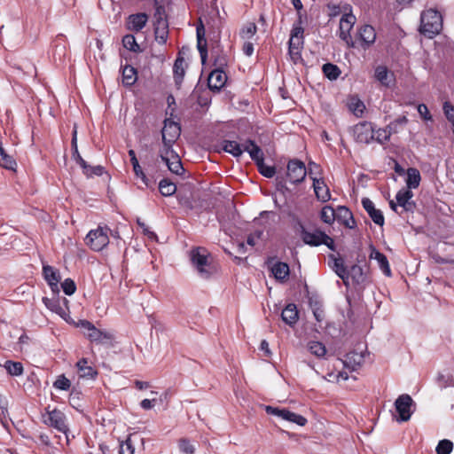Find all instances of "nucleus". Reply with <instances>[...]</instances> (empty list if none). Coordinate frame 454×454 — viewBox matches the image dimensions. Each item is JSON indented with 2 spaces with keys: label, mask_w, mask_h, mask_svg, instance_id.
Listing matches in <instances>:
<instances>
[{
  "label": "nucleus",
  "mask_w": 454,
  "mask_h": 454,
  "mask_svg": "<svg viewBox=\"0 0 454 454\" xmlns=\"http://www.w3.org/2000/svg\"><path fill=\"white\" fill-rule=\"evenodd\" d=\"M4 367L7 371V372L12 376H20L23 373V365L20 362H14L11 360H7Z\"/></svg>",
  "instance_id": "e433bc0d"
},
{
  "label": "nucleus",
  "mask_w": 454,
  "mask_h": 454,
  "mask_svg": "<svg viewBox=\"0 0 454 454\" xmlns=\"http://www.w3.org/2000/svg\"><path fill=\"white\" fill-rule=\"evenodd\" d=\"M395 406L399 415L397 420L400 422H405L411 419L414 411V409L411 410V408L415 407V403L409 395L403 394L395 400Z\"/></svg>",
  "instance_id": "6e6552de"
},
{
  "label": "nucleus",
  "mask_w": 454,
  "mask_h": 454,
  "mask_svg": "<svg viewBox=\"0 0 454 454\" xmlns=\"http://www.w3.org/2000/svg\"><path fill=\"white\" fill-rule=\"evenodd\" d=\"M243 150L247 152L256 165L264 160V153L262 148L252 139H247L243 143Z\"/></svg>",
  "instance_id": "dca6fc26"
},
{
  "label": "nucleus",
  "mask_w": 454,
  "mask_h": 454,
  "mask_svg": "<svg viewBox=\"0 0 454 454\" xmlns=\"http://www.w3.org/2000/svg\"><path fill=\"white\" fill-rule=\"evenodd\" d=\"M308 349L310 351L311 354H313L318 358L324 357L326 354V348L320 341H309L308 343Z\"/></svg>",
  "instance_id": "58836bf2"
},
{
  "label": "nucleus",
  "mask_w": 454,
  "mask_h": 454,
  "mask_svg": "<svg viewBox=\"0 0 454 454\" xmlns=\"http://www.w3.org/2000/svg\"><path fill=\"white\" fill-rule=\"evenodd\" d=\"M392 132L387 129H379L374 130V140L379 144H384L389 140Z\"/></svg>",
  "instance_id": "8fccbe9b"
},
{
  "label": "nucleus",
  "mask_w": 454,
  "mask_h": 454,
  "mask_svg": "<svg viewBox=\"0 0 454 454\" xmlns=\"http://www.w3.org/2000/svg\"><path fill=\"white\" fill-rule=\"evenodd\" d=\"M321 220L328 224H332L335 220V210L331 206H325L320 212Z\"/></svg>",
  "instance_id": "37998d69"
},
{
  "label": "nucleus",
  "mask_w": 454,
  "mask_h": 454,
  "mask_svg": "<svg viewBox=\"0 0 454 454\" xmlns=\"http://www.w3.org/2000/svg\"><path fill=\"white\" fill-rule=\"evenodd\" d=\"M322 70L325 76L332 81L336 80L340 74V68L336 65L332 63L324 64Z\"/></svg>",
  "instance_id": "79ce46f5"
},
{
  "label": "nucleus",
  "mask_w": 454,
  "mask_h": 454,
  "mask_svg": "<svg viewBox=\"0 0 454 454\" xmlns=\"http://www.w3.org/2000/svg\"><path fill=\"white\" fill-rule=\"evenodd\" d=\"M197 48L200 55L202 64L206 63L207 58V40L206 38L197 40Z\"/></svg>",
  "instance_id": "4d7b16f0"
},
{
  "label": "nucleus",
  "mask_w": 454,
  "mask_h": 454,
  "mask_svg": "<svg viewBox=\"0 0 454 454\" xmlns=\"http://www.w3.org/2000/svg\"><path fill=\"white\" fill-rule=\"evenodd\" d=\"M354 137L356 142L369 144L374 140V127L372 122L361 121L354 127Z\"/></svg>",
  "instance_id": "9d476101"
},
{
  "label": "nucleus",
  "mask_w": 454,
  "mask_h": 454,
  "mask_svg": "<svg viewBox=\"0 0 454 454\" xmlns=\"http://www.w3.org/2000/svg\"><path fill=\"white\" fill-rule=\"evenodd\" d=\"M413 197V192L409 189H401L395 195L397 204L402 207L405 211H412L415 203L411 201Z\"/></svg>",
  "instance_id": "412c9836"
},
{
  "label": "nucleus",
  "mask_w": 454,
  "mask_h": 454,
  "mask_svg": "<svg viewBox=\"0 0 454 454\" xmlns=\"http://www.w3.org/2000/svg\"><path fill=\"white\" fill-rule=\"evenodd\" d=\"M133 171L135 173V176L137 177V178H140L141 181L145 184V185L146 187H150L151 186V184H150V181L148 179V177L146 176V175L144 173L142 168L140 165H137L135 167H133Z\"/></svg>",
  "instance_id": "680f3d73"
},
{
  "label": "nucleus",
  "mask_w": 454,
  "mask_h": 454,
  "mask_svg": "<svg viewBox=\"0 0 454 454\" xmlns=\"http://www.w3.org/2000/svg\"><path fill=\"white\" fill-rule=\"evenodd\" d=\"M43 275L50 286L51 289L55 292L59 291V283L60 281V274L58 270L50 265L43 266Z\"/></svg>",
  "instance_id": "f3484780"
},
{
  "label": "nucleus",
  "mask_w": 454,
  "mask_h": 454,
  "mask_svg": "<svg viewBox=\"0 0 454 454\" xmlns=\"http://www.w3.org/2000/svg\"><path fill=\"white\" fill-rule=\"evenodd\" d=\"M180 134L181 126L178 122L170 119H166L164 121V127L161 130V135L165 154H168L170 152L173 153V145L178 139Z\"/></svg>",
  "instance_id": "7ed1b4c3"
},
{
  "label": "nucleus",
  "mask_w": 454,
  "mask_h": 454,
  "mask_svg": "<svg viewBox=\"0 0 454 454\" xmlns=\"http://www.w3.org/2000/svg\"><path fill=\"white\" fill-rule=\"evenodd\" d=\"M287 177L291 184H298L304 181L307 176V168L303 161L292 159L287 163Z\"/></svg>",
  "instance_id": "1a4fd4ad"
},
{
  "label": "nucleus",
  "mask_w": 454,
  "mask_h": 454,
  "mask_svg": "<svg viewBox=\"0 0 454 454\" xmlns=\"http://www.w3.org/2000/svg\"><path fill=\"white\" fill-rule=\"evenodd\" d=\"M304 43V38H290L288 42V51L291 59L294 63L301 59V50Z\"/></svg>",
  "instance_id": "c85d7f7f"
},
{
  "label": "nucleus",
  "mask_w": 454,
  "mask_h": 454,
  "mask_svg": "<svg viewBox=\"0 0 454 454\" xmlns=\"http://www.w3.org/2000/svg\"><path fill=\"white\" fill-rule=\"evenodd\" d=\"M155 38L159 43H165L168 39V22L162 19L158 20V24L154 29Z\"/></svg>",
  "instance_id": "72a5a7b5"
},
{
  "label": "nucleus",
  "mask_w": 454,
  "mask_h": 454,
  "mask_svg": "<svg viewBox=\"0 0 454 454\" xmlns=\"http://www.w3.org/2000/svg\"><path fill=\"white\" fill-rule=\"evenodd\" d=\"M122 45L125 49L132 51V52H140L142 51L141 47L137 44L136 41V37L131 35H126L122 38Z\"/></svg>",
  "instance_id": "4c0bfd02"
},
{
  "label": "nucleus",
  "mask_w": 454,
  "mask_h": 454,
  "mask_svg": "<svg viewBox=\"0 0 454 454\" xmlns=\"http://www.w3.org/2000/svg\"><path fill=\"white\" fill-rule=\"evenodd\" d=\"M286 421L294 423L298 426L303 427L307 424V419L300 414L294 413L293 411L290 412L288 419Z\"/></svg>",
  "instance_id": "052dcab7"
},
{
  "label": "nucleus",
  "mask_w": 454,
  "mask_h": 454,
  "mask_svg": "<svg viewBox=\"0 0 454 454\" xmlns=\"http://www.w3.org/2000/svg\"><path fill=\"white\" fill-rule=\"evenodd\" d=\"M220 146L223 151L231 154L235 158H239L244 153L243 144H239L234 140H223Z\"/></svg>",
  "instance_id": "bb28decb"
},
{
  "label": "nucleus",
  "mask_w": 454,
  "mask_h": 454,
  "mask_svg": "<svg viewBox=\"0 0 454 454\" xmlns=\"http://www.w3.org/2000/svg\"><path fill=\"white\" fill-rule=\"evenodd\" d=\"M408 123V119L406 116H400L398 118H396L395 120H394L393 121H391L388 125H387V129L392 132V133H396L398 131V129L400 126H404Z\"/></svg>",
  "instance_id": "864d4df0"
},
{
  "label": "nucleus",
  "mask_w": 454,
  "mask_h": 454,
  "mask_svg": "<svg viewBox=\"0 0 454 454\" xmlns=\"http://www.w3.org/2000/svg\"><path fill=\"white\" fill-rule=\"evenodd\" d=\"M442 109L446 119L454 126V106L446 101L443 103Z\"/></svg>",
  "instance_id": "13d9d810"
},
{
  "label": "nucleus",
  "mask_w": 454,
  "mask_h": 454,
  "mask_svg": "<svg viewBox=\"0 0 454 454\" xmlns=\"http://www.w3.org/2000/svg\"><path fill=\"white\" fill-rule=\"evenodd\" d=\"M0 166L10 170H14L17 166L15 160L5 152L2 145H0Z\"/></svg>",
  "instance_id": "f704fd0d"
},
{
  "label": "nucleus",
  "mask_w": 454,
  "mask_h": 454,
  "mask_svg": "<svg viewBox=\"0 0 454 454\" xmlns=\"http://www.w3.org/2000/svg\"><path fill=\"white\" fill-rule=\"evenodd\" d=\"M71 145H72L74 160L80 165V167L82 168H87V162L82 159V157L80 155V153L78 152L76 130H74V132H73Z\"/></svg>",
  "instance_id": "a19ab883"
},
{
  "label": "nucleus",
  "mask_w": 454,
  "mask_h": 454,
  "mask_svg": "<svg viewBox=\"0 0 454 454\" xmlns=\"http://www.w3.org/2000/svg\"><path fill=\"white\" fill-rule=\"evenodd\" d=\"M257 27L255 23L249 22L246 24L240 30V36L243 39H251L256 33Z\"/></svg>",
  "instance_id": "de8ad7c7"
},
{
  "label": "nucleus",
  "mask_w": 454,
  "mask_h": 454,
  "mask_svg": "<svg viewBox=\"0 0 454 454\" xmlns=\"http://www.w3.org/2000/svg\"><path fill=\"white\" fill-rule=\"evenodd\" d=\"M147 20L148 17L144 12L131 14L128 18V29L135 32H139L146 25Z\"/></svg>",
  "instance_id": "4be33fe9"
},
{
  "label": "nucleus",
  "mask_w": 454,
  "mask_h": 454,
  "mask_svg": "<svg viewBox=\"0 0 454 454\" xmlns=\"http://www.w3.org/2000/svg\"><path fill=\"white\" fill-rule=\"evenodd\" d=\"M329 266L338 277H343L348 270L344 264L343 259L333 254L329 255Z\"/></svg>",
  "instance_id": "2f4dec72"
},
{
  "label": "nucleus",
  "mask_w": 454,
  "mask_h": 454,
  "mask_svg": "<svg viewBox=\"0 0 454 454\" xmlns=\"http://www.w3.org/2000/svg\"><path fill=\"white\" fill-rule=\"evenodd\" d=\"M80 326L85 331L86 337L96 344L107 345L114 340V335L110 332L97 328L88 320H82Z\"/></svg>",
  "instance_id": "20e7f679"
},
{
  "label": "nucleus",
  "mask_w": 454,
  "mask_h": 454,
  "mask_svg": "<svg viewBox=\"0 0 454 454\" xmlns=\"http://www.w3.org/2000/svg\"><path fill=\"white\" fill-rule=\"evenodd\" d=\"M76 367L82 378L94 379L98 375V372L93 367L88 365L86 358L80 359L76 363Z\"/></svg>",
  "instance_id": "c756f323"
},
{
  "label": "nucleus",
  "mask_w": 454,
  "mask_h": 454,
  "mask_svg": "<svg viewBox=\"0 0 454 454\" xmlns=\"http://www.w3.org/2000/svg\"><path fill=\"white\" fill-rule=\"evenodd\" d=\"M418 112L424 120H432V115L430 114L428 108L425 104H419L418 106Z\"/></svg>",
  "instance_id": "69168bd1"
},
{
  "label": "nucleus",
  "mask_w": 454,
  "mask_h": 454,
  "mask_svg": "<svg viewBox=\"0 0 454 454\" xmlns=\"http://www.w3.org/2000/svg\"><path fill=\"white\" fill-rule=\"evenodd\" d=\"M313 181V189L317 199L322 202H326L331 199L330 190L323 178L311 177Z\"/></svg>",
  "instance_id": "6ab92c4d"
},
{
  "label": "nucleus",
  "mask_w": 454,
  "mask_h": 454,
  "mask_svg": "<svg viewBox=\"0 0 454 454\" xmlns=\"http://www.w3.org/2000/svg\"><path fill=\"white\" fill-rule=\"evenodd\" d=\"M300 228L301 238L306 245L318 247L323 244L325 232L321 231H308L301 223H300Z\"/></svg>",
  "instance_id": "ddd939ff"
},
{
  "label": "nucleus",
  "mask_w": 454,
  "mask_h": 454,
  "mask_svg": "<svg viewBox=\"0 0 454 454\" xmlns=\"http://www.w3.org/2000/svg\"><path fill=\"white\" fill-rule=\"evenodd\" d=\"M185 67L186 63L185 59L182 56H178L174 62L173 66V73H174V81L175 84L179 89L181 87V84L183 82L184 74H185Z\"/></svg>",
  "instance_id": "5701e85b"
},
{
  "label": "nucleus",
  "mask_w": 454,
  "mask_h": 454,
  "mask_svg": "<svg viewBox=\"0 0 454 454\" xmlns=\"http://www.w3.org/2000/svg\"><path fill=\"white\" fill-rule=\"evenodd\" d=\"M159 191L162 196L168 197L175 194L176 186L168 179L164 178L159 183Z\"/></svg>",
  "instance_id": "c9c22d12"
},
{
  "label": "nucleus",
  "mask_w": 454,
  "mask_h": 454,
  "mask_svg": "<svg viewBox=\"0 0 454 454\" xmlns=\"http://www.w3.org/2000/svg\"><path fill=\"white\" fill-rule=\"evenodd\" d=\"M257 168H258V171L259 173L267 177V178H271L275 176L276 174V168L275 167L273 166H268L264 163V160L262 161L261 163H259L258 165H256Z\"/></svg>",
  "instance_id": "603ef678"
},
{
  "label": "nucleus",
  "mask_w": 454,
  "mask_h": 454,
  "mask_svg": "<svg viewBox=\"0 0 454 454\" xmlns=\"http://www.w3.org/2000/svg\"><path fill=\"white\" fill-rule=\"evenodd\" d=\"M43 422L47 426L55 428L59 432H61L66 434L67 439L68 440L67 433L69 431L68 426L67 424V417L64 412L60 410L53 409L50 410L46 409V415L43 416Z\"/></svg>",
  "instance_id": "0eeeda50"
},
{
  "label": "nucleus",
  "mask_w": 454,
  "mask_h": 454,
  "mask_svg": "<svg viewBox=\"0 0 454 454\" xmlns=\"http://www.w3.org/2000/svg\"><path fill=\"white\" fill-rule=\"evenodd\" d=\"M356 17L352 13L343 14L340 20V33L339 36L341 40L346 42L349 47H354L350 31L356 22Z\"/></svg>",
  "instance_id": "9b49d317"
},
{
  "label": "nucleus",
  "mask_w": 454,
  "mask_h": 454,
  "mask_svg": "<svg viewBox=\"0 0 454 454\" xmlns=\"http://www.w3.org/2000/svg\"><path fill=\"white\" fill-rule=\"evenodd\" d=\"M358 38L364 50L370 48L376 40V31L371 25H363L358 29Z\"/></svg>",
  "instance_id": "f8f14e48"
},
{
  "label": "nucleus",
  "mask_w": 454,
  "mask_h": 454,
  "mask_svg": "<svg viewBox=\"0 0 454 454\" xmlns=\"http://www.w3.org/2000/svg\"><path fill=\"white\" fill-rule=\"evenodd\" d=\"M270 271L274 278L281 282L285 281L290 274L288 264L282 262L273 263L270 267Z\"/></svg>",
  "instance_id": "cd10ccee"
},
{
  "label": "nucleus",
  "mask_w": 454,
  "mask_h": 454,
  "mask_svg": "<svg viewBox=\"0 0 454 454\" xmlns=\"http://www.w3.org/2000/svg\"><path fill=\"white\" fill-rule=\"evenodd\" d=\"M348 272L349 273L350 278L356 286L364 287L370 282L368 271L364 270V268L360 265H352Z\"/></svg>",
  "instance_id": "2eb2a0df"
},
{
  "label": "nucleus",
  "mask_w": 454,
  "mask_h": 454,
  "mask_svg": "<svg viewBox=\"0 0 454 454\" xmlns=\"http://www.w3.org/2000/svg\"><path fill=\"white\" fill-rule=\"evenodd\" d=\"M442 28V18L441 13L434 9H429L421 13L419 31L428 38H433Z\"/></svg>",
  "instance_id": "f03ea898"
},
{
  "label": "nucleus",
  "mask_w": 454,
  "mask_h": 454,
  "mask_svg": "<svg viewBox=\"0 0 454 454\" xmlns=\"http://www.w3.org/2000/svg\"><path fill=\"white\" fill-rule=\"evenodd\" d=\"M85 243L94 251H101L109 243L108 227H98L89 231Z\"/></svg>",
  "instance_id": "423d86ee"
},
{
  "label": "nucleus",
  "mask_w": 454,
  "mask_h": 454,
  "mask_svg": "<svg viewBox=\"0 0 454 454\" xmlns=\"http://www.w3.org/2000/svg\"><path fill=\"white\" fill-rule=\"evenodd\" d=\"M190 261L202 278H208L214 272V266L210 262V254L204 247H193L190 253Z\"/></svg>",
  "instance_id": "f257e3e1"
},
{
  "label": "nucleus",
  "mask_w": 454,
  "mask_h": 454,
  "mask_svg": "<svg viewBox=\"0 0 454 454\" xmlns=\"http://www.w3.org/2000/svg\"><path fill=\"white\" fill-rule=\"evenodd\" d=\"M453 450V442L448 439L441 440L436 446L437 454H450Z\"/></svg>",
  "instance_id": "a18cd8bd"
},
{
  "label": "nucleus",
  "mask_w": 454,
  "mask_h": 454,
  "mask_svg": "<svg viewBox=\"0 0 454 454\" xmlns=\"http://www.w3.org/2000/svg\"><path fill=\"white\" fill-rule=\"evenodd\" d=\"M82 172L88 177H92L94 176H100L104 174L105 168L100 165L90 166L87 163V168H82Z\"/></svg>",
  "instance_id": "3c124183"
},
{
  "label": "nucleus",
  "mask_w": 454,
  "mask_h": 454,
  "mask_svg": "<svg viewBox=\"0 0 454 454\" xmlns=\"http://www.w3.org/2000/svg\"><path fill=\"white\" fill-rule=\"evenodd\" d=\"M119 453L120 454H134V447L129 439L126 440L125 442H122L120 444Z\"/></svg>",
  "instance_id": "e2e57ef3"
},
{
  "label": "nucleus",
  "mask_w": 454,
  "mask_h": 454,
  "mask_svg": "<svg viewBox=\"0 0 454 454\" xmlns=\"http://www.w3.org/2000/svg\"><path fill=\"white\" fill-rule=\"evenodd\" d=\"M323 240L324 242L322 245H325L330 250L335 251L334 240L326 233H325Z\"/></svg>",
  "instance_id": "774afa93"
},
{
  "label": "nucleus",
  "mask_w": 454,
  "mask_h": 454,
  "mask_svg": "<svg viewBox=\"0 0 454 454\" xmlns=\"http://www.w3.org/2000/svg\"><path fill=\"white\" fill-rule=\"evenodd\" d=\"M361 202L364 209L367 212L373 223L377 225L382 226L385 223L382 211L377 209L374 203L369 198H363Z\"/></svg>",
  "instance_id": "4468645a"
},
{
  "label": "nucleus",
  "mask_w": 454,
  "mask_h": 454,
  "mask_svg": "<svg viewBox=\"0 0 454 454\" xmlns=\"http://www.w3.org/2000/svg\"><path fill=\"white\" fill-rule=\"evenodd\" d=\"M335 219L348 229L356 227V221L352 212L345 206H339L335 210Z\"/></svg>",
  "instance_id": "a211bd4d"
},
{
  "label": "nucleus",
  "mask_w": 454,
  "mask_h": 454,
  "mask_svg": "<svg viewBox=\"0 0 454 454\" xmlns=\"http://www.w3.org/2000/svg\"><path fill=\"white\" fill-rule=\"evenodd\" d=\"M421 176L419 171L415 168H409L407 170L406 185L407 189H416L420 184Z\"/></svg>",
  "instance_id": "473e14b6"
},
{
  "label": "nucleus",
  "mask_w": 454,
  "mask_h": 454,
  "mask_svg": "<svg viewBox=\"0 0 454 454\" xmlns=\"http://www.w3.org/2000/svg\"><path fill=\"white\" fill-rule=\"evenodd\" d=\"M342 363L345 368L352 372L356 371L364 363V355L356 351L348 352L345 355Z\"/></svg>",
  "instance_id": "aec40b11"
},
{
  "label": "nucleus",
  "mask_w": 454,
  "mask_h": 454,
  "mask_svg": "<svg viewBox=\"0 0 454 454\" xmlns=\"http://www.w3.org/2000/svg\"><path fill=\"white\" fill-rule=\"evenodd\" d=\"M216 67L211 71L207 79V85L211 90L219 91L227 81V75L223 71V67L226 66V59L224 57H219L215 60Z\"/></svg>",
  "instance_id": "39448f33"
},
{
  "label": "nucleus",
  "mask_w": 454,
  "mask_h": 454,
  "mask_svg": "<svg viewBox=\"0 0 454 454\" xmlns=\"http://www.w3.org/2000/svg\"><path fill=\"white\" fill-rule=\"evenodd\" d=\"M61 287L65 294L72 295L76 291V285L74 281L71 278H66L61 283Z\"/></svg>",
  "instance_id": "6e6d98bb"
},
{
  "label": "nucleus",
  "mask_w": 454,
  "mask_h": 454,
  "mask_svg": "<svg viewBox=\"0 0 454 454\" xmlns=\"http://www.w3.org/2000/svg\"><path fill=\"white\" fill-rule=\"evenodd\" d=\"M137 224L143 229L144 234H145L149 239H156L157 236L153 231H151L149 228L142 223L140 220H137Z\"/></svg>",
  "instance_id": "338daca9"
},
{
  "label": "nucleus",
  "mask_w": 454,
  "mask_h": 454,
  "mask_svg": "<svg viewBox=\"0 0 454 454\" xmlns=\"http://www.w3.org/2000/svg\"><path fill=\"white\" fill-rule=\"evenodd\" d=\"M348 109L356 116L361 117L365 110V106L357 98H352L348 103Z\"/></svg>",
  "instance_id": "ea45409f"
},
{
  "label": "nucleus",
  "mask_w": 454,
  "mask_h": 454,
  "mask_svg": "<svg viewBox=\"0 0 454 454\" xmlns=\"http://www.w3.org/2000/svg\"><path fill=\"white\" fill-rule=\"evenodd\" d=\"M43 302L52 312H55L59 315H62L64 313V309L60 306L59 301L58 300L43 297Z\"/></svg>",
  "instance_id": "c03bdc74"
},
{
  "label": "nucleus",
  "mask_w": 454,
  "mask_h": 454,
  "mask_svg": "<svg viewBox=\"0 0 454 454\" xmlns=\"http://www.w3.org/2000/svg\"><path fill=\"white\" fill-rule=\"evenodd\" d=\"M179 449L184 454H193L195 451L194 446L187 439H181L179 441Z\"/></svg>",
  "instance_id": "bf43d9fd"
},
{
  "label": "nucleus",
  "mask_w": 454,
  "mask_h": 454,
  "mask_svg": "<svg viewBox=\"0 0 454 454\" xmlns=\"http://www.w3.org/2000/svg\"><path fill=\"white\" fill-rule=\"evenodd\" d=\"M301 23H302L301 17H300V19H298V20L296 22H294L293 25L290 38H297V37L304 38L303 37L304 29L301 27Z\"/></svg>",
  "instance_id": "5fc2aeb1"
},
{
  "label": "nucleus",
  "mask_w": 454,
  "mask_h": 454,
  "mask_svg": "<svg viewBox=\"0 0 454 454\" xmlns=\"http://www.w3.org/2000/svg\"><path fill=\"white\" fill-rule=\"evenodd\" d=\"M137 80V69L130 66L125 65L122 67V83L124 86L130 87Z\"/></svg>",
  "instance_id": "7c9ffc66"
},
{
  "label": "nucleus",
  "mask_w": 454,
  "mask_h": 454,
  "mask_svg": "<svg viewBox=\"0 0 454 454\" xmlns=\"http://www.w3.org/2000/svg\"><path fill=\"white\" fill-rule=\"evenodd\" d=\"M53 387L59 390L67 391L71 387V381L64 375L58 376L53 382Z\"/></svg>",
  "instance_id": "09e8293b"
},
{
  "label": "nucleus",
  "mask_w": 454,
  "mask_h": 454,
  "mask_svg": "<svg viewBox=\"0 0 454 454\" xmlns=\"http://www.w3.org/2000/svg\"><path fill=\"white\" fill-rule=\"evenodd\" d=\"M263 235L262 230H256L250 235H248L247 239V245L254 247L255 245L256 239H261Z\"/></svg>",
  "instance_id": "0e129e2a"
},
{
  "label": "nucleus",
  "mask_w": 454,
  "mask_h": 454,
  "mask_svg": "<svg viewBox=\"0 0 454 454\" xmlns=\"http://www.w3.org/2000/svg\"><path fill=\"white\" fill-rule=\"evenodd\" d=\"M167 155L164 150L160 153V158L168 166V170L176 175H182L184 169L179 157L176 155L169 159Z\"/></svg>",
  "instance_id": "393cba45"
},
{
  "label": "nucleus",
  "mask_w": 454,
  "mask_h": 454,
  "mask_svg": "<svg viewBox=\"0 0 454 454\" xmlns=\"http://www.w3.org/2000/svg\"><path fill=\"white\" fill-rule=\"evenodd\" d=\"M281 318L286 325L294 326L299 318L296 305L294 303L287 304L282 310Z\"/></svg>",
  "instance_id": "a878e982"
},
{
  "label": "nucleus",
  "mask_w": 454,
  "mask_h": 454,
  "mask_svg": "<svg viewBox=\"0 0 454 454\" xmlns=\"http://www.w3.org/2000/svg\"><path fill=\"white\" fill-rule=\"evenodd\" d=\"M375 78L380 82L381 84L388 86V70L386 67L379 66L375 69Z\"/></svg>",
  "instance_id": "49530a36"
},
{
  "label": "nucleus",
  "mask_w": 454,
  "mask_h": 454,
  "mask_svg": "<svg viewBox=\"0 0 454 454\" xmlns=\"http://www.w3.org/2000/svg\"><path fill=\"white\" fill-rule=\"evenodd\" d=\"M370 258L377 261L380 269L386 276H391V270L387 256L380 253L373 246H371Z\"/></svg>",
  "instance_id": "b1692460"
}]
</instances>
